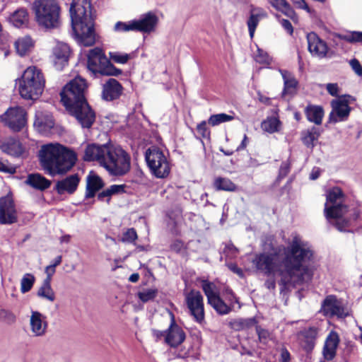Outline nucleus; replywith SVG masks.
<instances>
[{
	"mask_svg": "<svg viewBox=\"0 0 362 362\" xmlns=\"http://www.w3.org/2000/svg\"><path fill=\"white\" fill-rule=\"evenodd\" d=\"M16 171V167L0 160V172L13 174Z\"/></svg>",
	"mask_w": 362,
	"mask_h": 362,
	"instance_id": "nucleus-59",
	"label": "nucleus"
},
{
	"mask_svg": "<svg viewBox=\"0 0 362 362\" xmlns=\"http://www.w3.org/2000/svg\"><path fill=\"white\" fill-rule=\"evenodd\" d=\"M184 247V242L181 240H175L170 245V250L180 253Z\"/></svg>",
	"mask_w": 362,
	"mask_h": 362,
	"instance_id": "nucleus-58",
	"label": "nucleus"
},
{
	"mask_svg": "<svg viewBox=\"0 0 362 362\" xmlns=\"http://www.w3.org/2000/svg\"><path fill=\"white\" fill-rule=\"evenodd\" d=\"M269 2L276 11L281 12L292 21H294L298 19L296 11L287 0H269Z\"/></svg>",
	"mask_w": 362,
	"mask_h": 362,
	"instance_id": "nucleus-30",
	"label": "nucleus"
},
{
	"mask_svg": "<svg viewBox=\"0 0 362 362\" xmlns=\"http://www.w3.org/2000/svg\"><path fill=\"white\" fill-rule=\"evenodd\" d=\"M42 169L49 175H64L76 164V153L59 144L43 145L39 151Z\"/></svg>",
	"mask_w": 362,
	"mask_h": 362,
	"instance_id": "nucleus-4",
	"label": "nucleus"
},
{
	"mask_svg": "<svg viewBox=\"0 0 362 362\" xmlns=\"http://www.w3.org/2000/svg\"><path fill=\"white\" fill-rule=\"evenodd\" d=\"M18 83L20 95L25 100H35L43 93L45 79L42 70L32 66L23 71Z\"/></svg>",
	"mask_w": 362,
	"mask_h": 362,
	"instance_id": "nucleus-7",
	"label": "nucleus"
},
{
	"mask_svg": "<svg viewBox=\"0 0 362 362\" xmlns=\"http://www.w3.org/2000/svg\"><path fill=\"white\" fill-rule=\"evenodd\" d=\"M291 166L287 162H283L280 166L278 179L282 180L286 177L290 172Z\"/></svg>",
	"mask_w": 362,
	"mask_h": 362,
	"instance_id": "nucleus-55",
	"label": "nucleus"
},
{
	"mask_svg": "<svg viewBox=\"0 0 362 362\" xmlns=\"http://www.w3.org/2000/svg\"><path fill=\"white\" fill-rule=\"evenodd\" d=\"M123 91V86L115 78H109L103 86L102 98L106 101L118 99Z\"/></svg>",
	"mask_w": 362,
	"mask_h": 362,
	"instance_id": "nucleus-21",
	"label": "nucleus"
},
{
	"mask_svg": "<svg viewBox=\"0 0 362 362\" xmlns=\"http://www.w3.org/2000/svg\"><path fill=\"white\" fill-rule=\"evenodd\" d=\"M32 10L40 28L50 30L60 27L62 9L58 0H34Z\"/></svg>",
	"mask_w": 362,
	"mask_h": 362,
	"instance_id": "nucleus-6",
	"label": "nucleus"
},
{
	"mask_svg": "<svg viewBox=\"0 0 362 362\" xmlns=\"http://www.w3.org/2000/svg\"><path fill=\"white\" fill-rule=\"evenodd\" d=\"M33 46L34 42L28 35L19 37L14 43L16 52L21 56H25Z\"/></svg>",
	"mask_w": 362,
	"mask_h": 362,
	"instance_id": "nucleus-33",
	"label": "nucleus"
},
{
	"mask_svg": "<svg viewBox=\"0 0 362 362\" xmlns=\"http://www.w3.org/2000/svg\"><path fill=\"white\" fill-rule=\"evenodd\" d=\"M202 288L207 298V302H211L215 297L219 296V292L215 284L208 280L202 281Z\"/></svg>",
	"mask_w": 362,
	"mask_h": 362,
	"instance_id": "nucleus-38",
	"label": "nucleus"
},
{
	"mask_svg": "<svg viewBox=\"0 0 362 362\" xmlns=\"http://www.w3.org/2000/svg\"><path fill=\"white\" fill-rule=\"evenodd\" d=\"M72 50L68 44L57 42L50 56L54 67L58 71H62L65 66H68Z\"/></svg>",
	"mask_w": 362,
	"mask_h": 362,
	"instance_id": "nucleus-14",
	"label": "nucleus"
},
{
	"mask_svg": "<svg viewBox=\"0 0 362 362\" xmlns=\"http://www.w3.org/2000/svg\"><path fill=\"white\" fill-rule=\"evenodd\" d=\"M326 89L329 94H330L332 96L338 95L339 87L337 83H328L327 85Z\"/></svg>",
	"mask_w": 362,
	"mask_h": 362,
	"instance_id": "nucleus-62",
	"label": "nucleus"
},
{
	"mask_svg": "<svg viewBox=\"0 0 362 362\" xmlns=\"http://www.w3.org/2000/svg\"><path fill=\"white\" fill-rule=\"evenodd\" d=\"M165 343L171 348L178 347L186 339L185 331L177 324L173 314L170 324L168 329H165Z\"/></svg>",
	"mask_w": 362,
	"mask_h": 362,
	"instance_id": "nucleus-16",
	"label": "nucleus"
},
{
	"mask_svg": "<svg viewBox=\"0 0 362 362\" xmlns=\"http://www.w3.org/2000/svg\"><path fill=\"white\" fill-rule=\"evenodd\" d=\"M71 25L78 42L84 47L95 43L90 0H73L70 6Z\"/></svg>",
	"mask_w": 362,
	"mask_h": 362,
	"instance_id": "nucleus-5",
	"label": "nucleus"
},
{
	"mask_svg": "<svg viewBox=\"0 0 362 362\" xmlns=\"http://www.w3.org/2000/svg\"><path fill=\"white\" fill-rule=\"evenodd\" d=\"M0 148L4 153L13 157H20L24 151L20 141L12 137L7 138L1 141Z\"/></svg>",
	"mask_w": 362,
	"mask_h": 362,
	"instance_id": "nucleus-25",
	"label": "nucleus"
},
{
	"mask_svg": "<svg viewBox=\"0 0 362 362\" xmlns=\"http://www.w3.org/2000/svg\"><path fill=\"white\" fill-rule=\"evenodd\" d=\"M322 129L313 126L310 128L301 132V141L303 144L309 148H313L316 146V142L320 138Z\"/></svg>",
	"mask_w": 362,
	"mask_h": 362,
	"instance_id": "nucleus-28",
	"label": "nucleus"
},
{
	"mask_svg": "<svg viewBox=\"0 0 362 362\" xmlns=\"http://www.w3.org/2000/svg\"><path fill=\"white\" fill-rule=\"evenodd\" d=\"M114 30L116 32H128L130 30L135 31L134 21H129V23H124L122 21H118L115 23Z\"/></svg>",
	"mask_w": 362,
	"mask_h": 362,
	"instance_id": "nucleus-49",
	"label": "nucleus"
},
{
	"mask_svg": "<svg viewBox=\"0 0 362 362\" xmlns=\"http://www.w3.org/2000/svg\"><path fill=\"white\" fill-rule=\"evenodd\" d=\"M214 187L218 191L235 192L237 185L228 177H218L214 181Z\"/></svg>",
	"mask_w": 362,
	"mask_h": 362,
	"instance_id": "nucleus-35",
	"label": "nucleus"
},
{
	"mask_svg": "<svg viewBox=\"0 0 362 362\" xmlns=\"http://www.w3.org/2000/svg\"><path fill=\"white\" fill-rule=\"evenodd\" d=\"M349 64L351 69L354 71V72L361 76H362V66L360 64L359 61L354 58L350 60Z\"/></svg>",
	"mask_w": 362,
	"mask_h": 362,
	"instance_id": "nucleus-56",
	"label": "nucleus"
},
{
	"mask_svg": "<svg viewBox=\"0 0 362 362\" xmlns=\"http://www.w3.org/2000/svg\"><path fill=\"white\" fill-rule=\"evenodd\" d=\"M196 130L197 133L201 136L203 139H209L211 136V131L207 127V124L206 121H202L197 125Z\"/></svg>",
	"mask_w": 362,
	"mask_h": 362,
	"instance_id": "nucleus-51",
	"label": "nucleus"
},
{
	"mask_svg": "<svg viewBox=\"0 0 362 362\" xmlns=\"http://www.w3.org/2000/svg\"><path fill=\"white\" fill-rule=\"evenodd\" d=\"M152 336L155 339L156 341H159L163 338L165 339V330L160 331L156 329H152Z\"/></svg>",
	"mask_w": 362,
	"mask_h": 362,
	"instance_id": "nucleus-63",
	"label": "nucleus"
},
{
	"mask_svg": "<svg viewBox=\"0 0 362 362\" xmlns=\"http://www.w3.org/2000/svg\"><path fill=\"white\" fill-rule=\"evenodd\" d=\"M135 31L150 33L155 30L158 23V16L152 11L144 13L139 20H134Z\"/></svg>",
	"mask_w": 362,
	"mask_h": 362,
	"instance_id": "nucleus-20",
	"label": "nucleus"
},
{
	"mask_svg": "<svg viewBox=\"0 0 362 362\" xmlns=\"http://www.w3.org/2000/svg\"><path fill=\"white\" fill-rule=\"evenodd\" d=\"M297 8L305 10L308 12H310V8L305 0H291Z\"/></svg>",
	"mask_w": 362,
	"mask_h": 362,
	"instance_id": "nucleus-61",
	"label": "nucleus"
},
{
	"mask_svg": "<svg viewBox=\"0 0 362 362\" xmlns=\"http://www.w3.org/2000/svg\"><path fill=\"white\" fill-rule=\"evenodd\" d=\"M167 216L169 218V221L168 222L167 225L170 228L171 234L175 236L180 235L181 231L178 228V223L175 217L173 216L170 214H168Z\"/></svg>",
	"mask_w": 362,
	"mask_h": 362,
	"instance_id": "nucleus-52",
	"label": "nucleus"
},
{
	"mask_svg": "<svg viewBox=\"0 0 362 362\" xmlns=\"http://www.w3.org/2000/svg\"><path fill=\"white\" fill-rule=\"evenodd\" d=\"M314 252L298 237L288 246H272L270 251L256 253L251 262L255 269L267 276L278 274L284 288L291 284H303L312 280L313 270L309 263Z\"/></svg>",
	"mask_w": 362,
	"mask_h": 362,
	"instance_id": "nucleus-1",
	"label": "nucleus"
},
{
	"mask_svg": "<svg viewBox=\"0 0 362 362\" xmlns=\"http://www.w3.org/2000/svg\"><path fill=\"white\" fill-rule=\"evenodd\" d=\"M257 63L264 65H269L271 63V59L269 54L262 49H258L257 54L255 57Z\"/></svg>",
	"mask_w": 362,
	"mask_h": 362,
	"instance_id": "nucleus-54",
	"label": "nucleus"
},
{
	"mask_svg": "<svg viewBox=\"0 0 362 362\" xmlns=\"http://www.w3.org/2000/svg\"><path fill=\"white\" fill-rule=\"evenodd\" d=\"M83 159L86 161H98L113 176H123L131 169L130 155L121 146L111 144H88Z\"/></svg>",
	"mask_w": 362,
	"mask_h": 362,
	"instance_id": "nucleus-3",
	"label": "nucleus"
},
{
	"mask_svg": "<svg viewBox=\"0 0 362 362\" xmlns=\"http://www.w3.org/2000/svg\"><path fill=\"white\" fill-rule=\"evenodd\" d=\"M344 216L341 218H334L336 221L333 225L340 232H350V230H346V228L351 226V218L348 217L344 218ZM331 219L332 218L329 220Z\"/></svg>",
	"mask_w": 362,
	"mask_h": 362,
	"instance_id": "nucleus-45",
	"label": "nucleus"
},
{
	"mask_svg": "<svg viewBox=\"0 0 362 362\" xmlns=\"http://www.w3.org/2000/svg\"><path fill=\"white\" fill-rule=\"evenodd\" d=\"M138 235L137 233L134 228H128L122 235L121 238V241L122 243H135V241L137 240Z\"/></svg>",
	"mask_w": 362,
	"mask_h": 362,
	"instance_id": "nucleus-47",
	"label": "nucleus"
},
{
	"mask_svg": "<svg viewBox=\"0 0 362 362\" xmlns=\"http://www.w3.org/2000/svg\"><path fill=\"white\" fill-rule=\"evenodd\" d=\"M105 187L103 179L96 173L90 172L86 177L85 198H93Z\"/></svg>",
	"mask_w": 362,
	"mask_h": 362,
	"instance_id": "nucleus-23",
	"label": "nucleus"
},
{
	"mask_svg": "<svg viewBox=\"0 0 362 362\" xmlns=\"http://www.w3.org/2000/svg\"><path fill=\"white\" fill-rule=\"evenodd\" d=\"M338 37L351 43L362 42V32L354 31L347 35H338Z\"/></svg>",
	"mask_w": 362,
	"mask_h": 362,
	"instance_id": "nucleus-48",
	"label": "nucleus"
},
{
	"mask_svg": "<svg viewBox=\"0 0 362 362\" xmlns=\"http://www.w3.org/2000/svg\"><path fill=\"white\" fill-rule=\"evenodd\" d=\"M16 320L15 314L9 310L0 309V322L8 325L13 324Z\"/></svg>",
	"mask_w": 362,
	"mask_h": 362,
	"instance_id": "nucleus-46",
	"label": "nucleus"
},
{
	"mask_svg": "<svg viewBox=\"0 0 362 362\" xmlns=\"http://www.w3.org/2000/svg\"><path fill=\"white\" fill-rule=\"evenodd\" d=\"M279 22L281 25V26L284 28V29L291 35L293 33V27L291 24V23L287 20L282 18L279 20Z\"/></svg>",
	"mask_w": 362,
	"mask_h": 362,
	"instance_id": "nucleus-60",
	"label": "nucleus"
},
{
	"mask_svg": "<svg viewBox=\"0 0 362 362\" xmlns=\"http://www.w3.org/2000/svg\"><path fill=\"white\" fill-rule=\"evenodd\" d=\"M80 180L78 174L75 173L57 181L54 189L59 195L64 193L73 194L77 190Z\"/></svg>",
	"mask_w": 362,
	"mask_h": 362,
	"instance_id": "nucleus-19",
	"label": "nucleus"
},
{
	"mask_svg": "<svg viewBox=\"0 0 362 362\" xmlns=\"http://www.w3.org/2000/svg\"><path fill=\"white\" fill-rule=\"evenodd\" d=\"M266 16L265 12L261 8H252L250 16L247 21L249 33L251 37H253L255 31L259 24L261 17Z\"/></svg>",
	"mask_w": 362,
	"mask_h": 362,
	"instance_id": "nucleus-32",
	"label": "nucleus"
},
{
	"mask_svg": "<svg viewBox=\"0 0 362 362\" xmlns=\"http://www.w3.org/2000/svg\"><path fill=\"white\" fill-rule=\"evenodd\" d=\"M321 310L324 315L339 318H345L350 315L342 299H339L335 295H328L322 302Z\"/></svg>",
	"mask_w": 362,
	"mask_h": 362,
	"instance_id": "nucleus-12",
	"label": "nucleus"
},
{
	"mask_svg": "<svg viewBox=\"0 0 362 362\" xmlns=\"http://www.w3.org/2000/svg\"><path fill=\"white\" fill-rule=\"evenodd\" d=\"M304 113L308 122L314 123L317 126L322 124L325 115L322 106L308 104L304 109Z\"/></svg>",
	"mask_w": 362,
	"mask_h": 362,
	"instance_id": "nucleus-27",
	"label": "nucleus"
},
{
	"mask_svg": "<svg viewBox=\"0 0 362 362\" xmlns=\"http://www.w3.org/2000/svg\"><path fill=\"white\" fill-rule=\"evenodd\" d=\"M18 221L13 200L8 196L0 198V223L12 224Z\"/></svg>",
	"mask_w": 362,
	"mask_h": 362,
	"instance_id": "nucleus-17",
	"label": "nucleus"
},
{
	"mask_svg": "<svg viewBox=\"0 0 362 362\" xmlns=\"http://www.w3.org/2000/svg\"><path fill=\"white\" fill-rule=\"evenodd\" d=\"M291 355L286 347L283 346L280 349V356L279 361L280 362H291Z\"/></svg>",
	"mask_w": 362,
	"mask_h": 362,
	"instance_id": "nucleus-57",
	"label": "nucleus"
},
{
	"mask_svg": "<svg viewBox=\"0 0 362 362\" xmlns=\"http://www.w3.org/2000/svg\"><path fill=\"white\" fill-rule=\"evenodd\" d=\"M87 68L95 76L100 74L117 76L122 73V69L117 68L107 57L103 49L98 47L88 51Z\"/></svg>",
	"mask_w": 362,
	"mask_h": 362,
	"instance_id": "nucleus-8",
	"label": "nucleus"
},
{
	"mask_svg": "<svg viewBox=\"0 0 362 362\" xmlns=\"http://www.w3.org/2000/svg\"><path fill=\"white\" fill-rule=\"evenodd\" d=\"M42 315L39 312H33L30 317V326L32 331L37 336L42 335L47 327L46 323L42 326V321L41 319Z\"/></svg>",
	"mask_w": 362,
	"mask_h": 362,
	"instance_id": "nucleus-34",
	"label": "nucleus"
},
{
	"mask_svg": "<svg viewBox=\"0 0 362 362\" xmlns=\"http://www.w3.org/2000/svg\"><path fill=\"white\" fill-rule=\"evenodd\" d=\"M8 21L17 28H28L29 25V13L26 8H20L10 14Z\"/></svg>",
	"mask_w": 362,
	"mask_h": 362,
	"instance_id": "nucleus-26",
	"label": "nucleus"
},
{
	"mask_svg": "<svg viewBox=\"0 0 362 362\" xmlns=\"http://www.w3.org/2000/svg\"><path fill=\"white\" fill-rule=\"evenodd\" d=\"M208 303L216 310V312L221 315H227L231 311V308L227 305L220 295L215 297L211 302Z\"/></svg>",
	"mask_w": 362,
	"mask_h": 362,
	"instance_id": "nucleus-37",
	"label": "nucleus"
},
{
	"mask_svg": "<svg viewBox=\"0 0 362 362\" xmlns=\"http://www.w3.org/2000/svg\"><path fill=\"white\" fill-rule=\"evenodd\" d=\"M339 342L340 339L338 333L335 331H331L325 339L322 349L325 359L332 361L334 358Z\"/></svg>",
	"mask_w": 362,
	"mask_h": 362,
	"instance_id": "nucleus-22",
	"label": "nucleus"
},
{
	"mask_svg": "<svg viewBox=\"0 0 362 362\" xmlns=\"http://www.w3.org/2000/svg\"><path fill=\"white\" fill-rule=\"evenodd\" d=\"M145 160L151 174L156 177L165 178L169 175L171 165L160 148L157 146L148 148L145 153Z\"/></svg>",
	"mask_w": 362,
	"mask_h": 362,
	"instance_id": "nucleus-9",
	"label": "nucleus"
},
{
	"mask_svg": "<svg viewBox=\"0 0 362 362\" xmlns=\"http://www.w3.org/2000/svg\"><path fill=\"white\" fill-rule=\"evenodd\" d=\"M89 84L80 75L67 82L60 91L61 103L67 113L83 129H90L96 121V112L89 103Z\"/></svg>",
	"mask_w": 362,
	"mask_h": 362,
	"instance_id": "nucleus-2",
	"label": "nucleus"
},
{
	"mask_svg": "<svg viewBox=\"0 0 362 362\" xmlns=\"http://www.w3.org/2000/svg\"><path fill=\"white\" fill-rule=\"evenodd\" d=\"M35 281L33 274L27 273L23 275L21 281V291L25 293L31 290Z\"/></svg>",
	"mask_w": 362,
	"mask_h": 362,
	"instance_id": "nucleus-43",
	"label": "nucleus"
},
{
	"mask_svg": "<svg viewBox=\"0 0 362 362\" xmlns=\"http://www.w3.org/2000/svg\"><path fill=\"white\" fill-rule=\"evenodd\" d=\"M110 60H112L115 63L124 64L128 62L131 59V56L129 54L122 53L119 52H109Z\"/></svg>",
	"mask_w": 362,
	"mask_h": 362,
	"instance_id": "nucleus-44",
	"label": "nucleus"
},
{
	"mask_svg": "<svg viewBox=\"0 0 362 362\" xmlns=\"http://www.w3.org/2000/svg\"><path fill=\"white\" fill-rule=\"evenodd\" d=\"M0 119L12 131L18 132L27 123L26 112L21 107H10L0 116Z\"/></svg>",
	"mask_w": 362,
	"mask_h": 362,
	"instance_id": "nucleus-11",
	"label": "nucleus"
},
{
	"mask_svg": "<svg viewBox=\"0 0 362 362\" xmlns=\"http://www.w3.org/2000/svg\"><path fill=\"white\" fill-rule=\"evenodd\" d=\"M257 323L255 318L240 319L231 323L233 328L236 330L247 329Z\"/></svg>",
	"mask_w": 362,
	"mask_h": 362,
	"instance_id": "nucleus-42",
	"label": "nucleus"
},
{
	"mask_svg": "<svg viewBox=\"0 0 362 362\" xmlns=\"http://www.w3.org/2000/svg\"><path fill=\"white\" fill-rule=\"evenodd\" d=\"M256 332L258 335L259 342L266 344L270 339L269 332L264 328H262L259 325H256Z\"/></svg>",
	"mask_w": 362,
	"mask_h": 362,
	"instance_id": "nucleus-53",
	"label": "nucleus"
},
{
	"mask_svg": "<svg viewBox=\"0 0 362 362\" xmlns=\"http://www.w3.org/2000/svg\"><path fill=\"white\" fill-rule=\"evenodd\" d=\"M37 296L53 302L55 300V294L51 286L49 279H45L40 288L37 291Z\"/></svg>",
	"mask_w": 362,
	"mask_h": 362,
	"instance_id": "nucleus-36",
	"label": "nucleus"
},
{
	"mask_svg": "<svg viewBox=\"0 0 362 362\" xmlns=\"http://www.w3.org/2000/svg\"><path fill=\"white\" fill-rule=\"evenodd\" d=\"M345 194L339 187L331 188L327 194L324 214L327 220L345 216L349 212V206L344 204Z\"/></svg>",
	"mask_w": 362,
	"mask_h": 362,
	"instance_id": "nucleus-10",
	"label": "nucleus"
},
{
	"mask_svg": "<svg viewBox=\"0 0 362 362\" xmlns=\"http://www.w3.org/2000/svg\"><path fill=\"white\" fill-rule=\"evenodd\" d=\"M156 289H148L145 291L139 292L138 297L143 303H147L149 300H153L157 296Z\"/></svg>",
	"mask_w": 362,
	"mask_h": 362,
	"instance_id": "nucleus-50",
	"label": "nucleus"
},
{
	"mask_svg": "<svg viewBox=\"0 0 362 362\" xmlns=\"http://www.w3.org/2000/svg\"><path fill=\"white\" fill-rule=\"evenodd\" d=\"M234 117L232 115H227L226 113H219L211 115L209 119L208 123L212 127L219 125L221 123L232 121Z\"/></svg>",
	"mask_w": 362,
	"mask_h": 362,
	"instance_id": "nucleus-41",
	"label": "nucleus"
},
{
	"mask_svg": "<svg viewBox=\"0 0 362 362\" xmlns=\"http://www.w3.org/2000/svg\"><path fill=\"white\" fill-rule=\"evenodd\" d=\"M126 185H112L107 189L98 193L97 199L98 201L104 202L105 200L107 204H110L111 197L116 194H121L124 193Z\"/></svg>",
	"mask_w": 362,
	"mask_h": 362,
	"instance_id": "nucleus-31",
	"label": "nucleus"
},
{
	"mask_svg": "<svg viewBox=\"0 0 362 362\" xmlns=\"http://www.w3.org/2000/svg\"><path fill=\"white\" fill-rule=\"evenodd\" d=\"M25 183L34 189L44 191L50 187L52 182L40 173H33L28 175Z\"/></svg>",
	"mask_w": 362,
	"mask_h": 362,
	"instance_id": "nucleus-29",
	"label": "nucleus"
},
{
	"mask_svg": "<svg viewBox=\"0 0 362 362\" xmlns=\"http://www.w3.org/2000/svg\"><path fill=\"white\" fill-rule=\"evenodd\" d=\"M185 302L194 320L202 323L205 318L204 298L200 291L191 290L185 297Z\"/></svg>",
	"mask_w": 362,
	"mask_h": 362,
	"instance_id": "nucleus-13",
	"label": "nucleus"
},
{
	"mask_svg": "<svg viewBox=\"0 0 362 362\" xmlns=\"http://www.w3.org/2000/svg\"><path fill=\"white\" fill-rule=\"evenodd\" d=\"M306 37L308 51L313 56H316L321 59L327 56L329 49L328 46L315 33L311 32L308 33Z\"/></svg>",
	"mask_w": 362,
	"mask_h": 362,
	"instance_id": "nucleus-18",
	"label": "nucleus"
},
{
	"mask_svg": "<svg viewBox=\"0 0 362 362\" xmlns=\"http://www.w3.org/2000/svg\"><path fill=\"white\" fill-rule=\"evenodd\" d=\"M361 214V210L359 209V208L355 207L351 209V214L349 215V216L348 218H351V222L356 221L360 218Z\"/></svg>",
	"mask_w": 362,
	"mask_h": 362,
	"instance_id": "nucleus-64",
	"label": "nucleus"
},
{
	"mask_svg": "<svg viewBox=\"0 0 362 362\" xmlns=\"http://www.w3.org/2000/svg\"><path fill=\"white\" fill-rule=\"evenodd\" d=\"M283 78L284 80L283 93L291 95L296 93L298 85V81L291 75L287 76L286 74H283Z\"/></svg>",
	"mask_w": 362,
	"mask_h": 362,
	"instance_id": "nucleus-40",
	"label": "nucleus"
},
{
	"mask_svg": "<svg viewBox=\"0 0 362 362\" xmlns=\"http://www.w3.org/2000/svg\"><path fill=\"white\" fill-rule=\"evenodd\" d=\"M352 97L349 95L341 96L339 99L332 100V111L329 115V122L336 123L339 121H345L348 119L351 107L349 105V98Z\"/></svg>",
	"mask_w": 362,
	"mask_h": 362,
	"instance_id": "nucleus-15",
	"label": "nucleus"
},
{
	"mask_svg": "<svg viewBox=\"0 0 362 362\" xmlns=\"http://www.w3.org/2000/svg\"><path fill=\"white\" fill-rule=\"evenodd\" d=\"M281 121L274 117H269L262 122V129L268 133H274L279 132L281 129Z\"/></svg>",
	"mask_w": 362,
	"mask_h": 362,
	"instance_id": "nucleus-39",
	"label": "nucleus"
},
{
	"mask_svg": "<svg viewBox=\"0 0 362 362\" xmlns=\"http://www.w3.org/2000/svg\"><path fill=\"white\" fill-rule=\"evenodd\" d=\"M300 344L303 351L308 355L312 353L316 343L317 336V329L311 327L300 333Z\"/></svg>",
	"mask_w": 362,
	"mask_h": 362,
	"instance_id": "nucleus-24",
	"label": "nucleus"
}]
</instances>
